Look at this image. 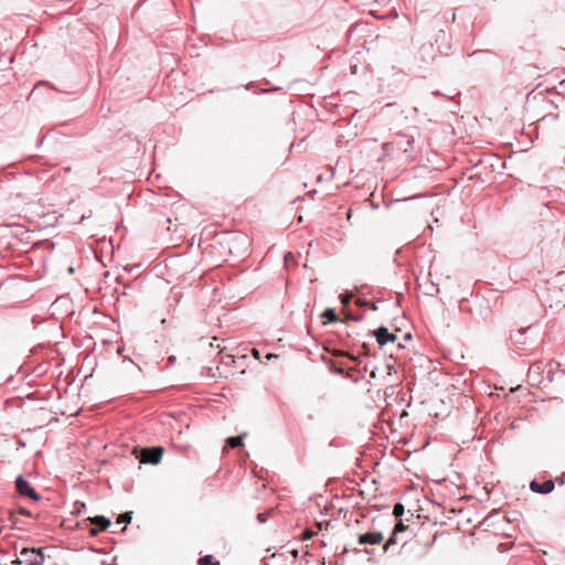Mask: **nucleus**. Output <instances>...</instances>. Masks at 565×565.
Listing matches in <instances>:
<instances>
[{
    "label": "nucleus",
    "mask_w": 565,
    "mask_h": 565,
    "mask_svg": "<svg viewBox=\"0 0 565 565\" xmlns=\"http://www.w3.org/2000/svg\"><path fill=\"white\" fill-rule=\"evenodd\" d=\"M44 554L42 548L24 547L20 552V557L11 563V565H43Z\"/></svg>",
    "instance_id": "1"
},
{
    "label": "nucleus",
    "mask_w": 565,
    "mask_h": 565,
    "mask_svg": "<svg viewBox=\"0 0 565 565\" xmlns=\"http://www.w3.org/2000/svg\"><path fill=\"white\" fill-rule=\"evenodd\" d=\"M385 147L409 157L414 151L415 140L412 136L406 134H397L391 142L385 145Z\"/></svg>",
    "instance_id": "2"
},
{
    "label": "nucleus",
    "mask_w": 565,
    "mask_h": 565,
    "mask_svg": "<svg viewBox=\"0 0 565 565\" xmlns=\"http://www.w3.org/2000/svg\"><path fill=\"white\" fill-rule=\"evenodd\" d=\"M15 489L19 495L29 498L33 501H39L41 495L35 491L31 483L24 479L23 476H19L15 479Z\"/></svg>",
    "instance_id": "3"
},
{
    "label": "nucleus",
    "mask_w": 565,
    "mask_h": 565,
    "mask_svg": "<svg viewBox=\"0 0 565 565\" xmlns=\"http://www.w3.org/2000/svg\"><path fill=\"white\" fill-rule=\"evenodd\" d=\"M162 455H163L162 447L143 448L140 454V462L157 465L160 462Z\"/></svg>",
    "instance_id": "4"
},
{
    "label": "nucleus",
    "mask_w": 565,
    "mask_h": 565,
    "mask_svg": "<svg viewBox=\"0 0 565 565\" xmlns=\"http://www.w3.org/2000/svg\"><path fill=\"white\" fill-rule=\"evenodd\" d=\"M384 535L381 531H369L358 536L360 545H379L383 542Z\"/></svg>",
    "instance_id": "5"
},
{
    "label": "nucleus",
    "mask_w": 565,
    "mask_h": 565,
    "mask_svg": "<svg viewBox=\"0 0 565 565\" xmlns=\"http://www.w3.org/2000/svg\"><path fill=\"white\" fill-rule=\"evenodd\" d=\"M555 488V482L553 480H545L544 482H539L536 480L531 481L530 489L540 494L551 493Z\"/></svg>",
    "instance_id": "6"
},
{
    "label": "nucleus",
    "mask_w": 565,
    "mask_h": 565,
    "mask_svg": "<svg viewBox=\"0 0 565 565\" xmlns=\"http://www.w3.org/2000/svg\"><path fill=\"white\" fill-rule=\"evenodd\" d=\"M374 335L380 347L385 345L390 341L394 342L397 339V337L394 333L388 332L387 328L385 327H380L376 329L374 331Z\"/></svg>",
    "instance_id": "7"
},
{
    "label": "nucleus",
    "mask_w": 565,
    "mask_h": 565,
    "mask_svg": "<svg viewBox=\"0 0 565 565\" xmlns=\"http://www.w3.org/2000/svg\"><path fill=\"white\" fill-rule=\"evenodd\" d=\"M88 520L90 521L92 524H95L96 527H98L100 530V532L106 531L108 529V526L110 525L109 519H107L103 515L89 518Z\"/></svg>",
    "instance_id": "8"
},
{
    "label": "nucleus",
    "mask_w": 565,
    "mask_h": 565,
    "mask_svg": "<svg viewBox=\"0 0 565 565\" xmlns=\"http://www.w3.org/2000/svg\"><path fill=\"white\" fill-rule=\"evenodd\" d=\"M543 372H544V364L542 361H535L529 367V375L534 373L537 376H540Z\"/></svg>",
    "instance_id": "9"
},
{
    "label": "nucleus",
    "mask_w": 565,
    "mask_h": 565,
    "mask_svg": "<svg viewBox=\"0 0 565 565\" xmlns=\"http://www.w3.org/2000/svg\"><path fill=\"white\" fill-rule=\"evenodd\" d=\"M245 436H246V434L235 436V437H230L226 439V445L231 448H237L239 446H243V438Z\"/></svg>",
    "instance_id": "10"
},
{
    "label": "nucleus",
    "mask_w": 565,
    "mask_h": 565,
    "mask_svg": "<svg viewBox=\"0 0 565 565\" xmlns=\"http://www.w3.org/2000/svg\"><path fill=\"white\" fill-rule=\"evenodd\" d=\"M398 543V535L396 533H391V536L383 545V552L387 553L392 546L396 545Z\"/></svg>",
    "instance_id": "11"
},
{
    "label": "nucleus",
    "mask_w": 565,
    "mask_h": 565,
    "mask_svg": "<svg viewBox=\"0 0 565 565\" xmlns=\"http://www.w3.org/2000/svg\"><path fill=\"white\" fill-rule=\"evenodd\" d=\"M198 565H221L212 555H205L198 559Z\"/></svg>",
    "instance_id": "12"
},
{
    "label": "nucleus",
    "mask_w": 565,
    "mask_h": 565,
    "mask_svg": "<svg viewBox=\"0 0 565 565\" xmlns=\"http://www.w3.org/2000/svg\"><path fill=\"white\" fill-rule=\"evenodd\" d=\"M322 318H326L329 322H337L339 320L333 309H327L322 313Z\"/></svg>",
    "instance_id": "13"
},
{
    "label": "nucleus",
    "mask_w": 565,
    "mask_h": 565,
    "mask_svg": "<svg viewBox=\"0 0 565 565\" xmlns=\"http://www.w3.org/2000/svg\"><path fill=\"white\" fill-rule=\"evenodd\" d=\"M271 513H273V509H269V510H266V511H265V512H263V513H259V514L257 515V521H258L259 523H265V522L268 520V518H269V515H270Z\"/></svg>",
    "instance_id": "14"
},
{
    "label": "nucleus",
    "mask_w": 565,
    "mask_h": 565,
    "mask_svg": "<svg viewBox=\"0 0 565 565\" xmlns=\"http://www.w3.org/2000/svg\"><path fill=\"white\" fill-rule=\"evenodd\" d=\"M405 530H407V526H406V525H404V523H403L402 521H398V522L395 524V526H394V529H393V531H392V532H393V533H396V534L398 535L399 533L404 532Z\"/></svg>",
    "instance_id": "15"
},
{
    "label": "nucleus",
    "mask_w": 565,
    "mask_h": 565,
    "mask_svg": "<svg viewBox=\"0 0 565 565\" xmlns=\"http://www.w3.org/2000/svg\"><path fill=\"white\" fill-rule=\"evenodd\" d=\"M404 513V505L402 503H396L393 508V514L397 518L403 515Z\"/></svg>",
    "instance_id": "16"
},
{
    "label": "nucleus",
    "mask_w": 565,
    "mask_h": 565,
    "mask_svg": "<svg viewBox=\"0 0 565 565\" xmlns=\"http://www.w3.org/2000/svg\"><path fill=\"white\" fill-rule=\"evenodd\" d=\"M131 521V514L130 513H122L118 516L117 523H129Z\"/></svg>",
    "instance_id": "17"
},
{
    "label": "nucleus",
    "mask_w": 565,
    "mask_h": 565,
    "mask_svg": "<svg viewBox=\"0 0 565 565\" xmlns=\"http://www.w3.org/2000/svg\"><path fill=\"white\" fill-rule=\"evenodd\" d=\"M315 535H316V532H315V531L307 529V530L302 533L301 540H302V541L310 540V539H312Z\"/></svg>",
    "instance_id": "18"
},
{
    "label": "nucleus",
    "mask_w": 565,
    "mask_h": 565,
    "mask_svg": "<svg viewBox=\"0 0 565 565\" xmlns=\"http://www.w3.org/2000/svg\"><path fill=\"white\" fill-rule=\"evenodd\" d=\"M340 298H341L342 305L344 307H347L351 301L352 295H341Z\"/></svg>",
    "instance_id": "19"
},
{
    "label": "nucleus",
    "mask_w": 565,
    "mask_h": 565,
    "mask_svg": "<svg viewBox=\"0 0 565 565\" xmlns=\"http://www.w3.org/2000/svg\"><path fill=\"white\" fill-rule=\"evenodd\" d=\"M17 513L21 514V515H25V516H32V513L31 511H29L28 509L25 508H18V510L15 511Z\"/></svg>",
    "instance_id": "20"
},
{
    "label": "nucleus",
    "mask_w": 565,
    "mask_h": 565,
    "mask_svg": "<svg viewBox=\"0 0 565 565\" xmlns=\"http://www.w3.org/2000/svg\"><path fill=\"white\" fill-rule=\"evenodd\" d=\"M550 117L552 120H556L558 118V114L550 113L546 116H543L539 120H544L545 118Z\"/></svg>",
    "instance_id": "21"
},
{
    "label": "nucleus",
    "mask_w": 565,
    "mask_h": 565,
    "mask_svg": "<svg viewBox=\"0 0 565 565\" xmlns=\"http://www.w3.org/2000/svg\"><path fill=\"white\" fill-rule=\"evenodd\" d=\"M554 482L563 486L565 483V472L561 477H557Z\"/></svg>",
    "instance_id": "22"
},
{
    "label": "nucleus",
    "mask_w": 565,
    "mask_h": 565,
    "mask_svg": "<svg viewBox=\"0 0 565 565\" xmlns=\"http://www.w3.org/2000/svg\"><path fill=\"white\" fill-rule=\"evenodd\" d=\"M100 530L98 527H92L89 530L90 536H97L99 534Z\"/></svg>",
    "instance_id": "23"
},
{
    "label": "nucleus",
    "mask_w": 565,
    "mask_h": 565,
    "mask_svg": "<svg viewBox=\"0 0 565 565\" xmlns=\"http://www.w3.org/2000/svg\"><path fill=\"white\" fill-rule=\"evenodd\" d=\"M347 319H348V320H354V321H358L360 318L354 317L353 315H348V316H347Z\"/></svg>",
    "instance_id": "24"
},
{
    "label": "nucleus",
    "mask_w": 565,
    "mask_h": 565,
    "mask_svg": "<svg viewBox=\"0 0 565 565\" xmlns=\"http://www.w3.org/2000/svg\"><path fill=\"white\" fill-rule=\"evenodd\" d=\"M353 551H354V552H361V551H363L364 553H367V554L370 553V551H369L367 548L360 550V548L354 547V548H353Z\"/></svg>",
    "instance_id": "25"
},
{
    "label": "nucleus",
    "mask_w": 565,
    "mask_h": 565,
    "mask_svg": "<svg viewBox=\"0 0 565 565\" xmlns=\"http://www.w3.org/2000/svg\"><path fill=\"white\" fill-rule=\"evenodd\" d=\"M334 372L339 373V374H343V369L342 367H337V369H334Z\"/></svg>",
    "instance_id": "26"
},
{
    "label": "nucleus",
    "mask_w": 565,
    "mask_h": 565,
    "mask_svg": "<svg viewBox=\"0 0 565 565\" xmlns=\"http://www.w3.org/2000/svg\"><path fill=\"white\" fill-rule=\"evenodd\" d=\"M316 193H317V191H316V190H312V191H309V192H308V194H309L311 198H313Z\"/></svg>",
    "instance_id": "27"
},
{
    "label": "nucleus",
    "mask_w": 565,
    "mask_h": 565,
    "mask_svg": "<svg viewBox=\"0 0 565 565\" xmlns=\"http://www.w3.org/2000/svg\"><path fill=\"white\" fill-rule=\"evenodd\" d=\"M317 527H318L319 530H321V527H322V523H321V522H318V523H317Z\"/></svg>",
    "instance_id": "28"
},
{
    "label": "nucleus",
    "mask_w": 565,
    "mask_h": 565,
    "mask_svg": "<svg viewBox=\"0 0 565 565\" xmlns=\"http://www.w3.org/2000/svg\"><path fill=\"white\" fill-rule=\"evenodd\" d=\"M351 210L348 212V220H350L352 217V214H351Z\"/></svg>",
    "instance_id": "29"
},
{
    "label": "nucleus",
    "mask_w": 565,
    "mask_h": 565,
    "mask_svg": "<svg viewBox=\"0 0 565 565\" xmlns=\"http://www.w3.org/2000/svg\"><path fill=\"white\" fill-rule=\"evenodd\" d=\"M371 309H372V310H376V306H375V303H372Z\"/></svg>",
    "instance_id": "30"
},
{
    "label": "nucleus",
    "mask_w": 565,
    "mask_h": 565,
    "mask_svg": "<svg viewBox=\"0 0 565 565\" xmlns=\"http://www.w3.org/2000/svg\"><path fill=\"white\" fill-rule=\"evenodd\" d=\"M435 540H436V535L433 536L430 545L435 542Z\"/></svg>",
    "instance_id": "31"
}]
</instances>
